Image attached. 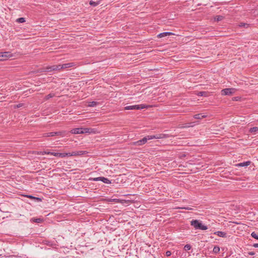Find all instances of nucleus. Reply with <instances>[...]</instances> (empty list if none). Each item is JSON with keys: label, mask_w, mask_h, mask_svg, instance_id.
<instances>
[{"label": "nucleus", "mask_w": 258, "mask_h": 258, "mask_svg": "<svg viewBox=\"0 0 258 258\" xmlns=\"http://www.w3.org/2000/svg\"><path fill=\"white\" fill-rule=\"evenodd\" d=\"M36 154L38 155H45V154H48L49 155V151H37L36 152Z\"/></svg>", "instance_id": "nucleus-19"}, {"label": "nucleus", "mask_w": 258, "mask_h": 258, "mask_svg": "<svg viewBox=\"0 0 258 258\" xmlns=\"http://www.w3.org/2000/svg\"><path fill=\"white\" fill-rule=\"evenodd\" d=\"M1 53V58L5 59V60L7 59L8 58L12 57L14 56V55L11 53L10 51H6Z\"/></svg>", "instance_id": "nucleus-6"}, {"label": "nucleus", "mask_w": 258, "mask_h": 258, "mask_svg": "<svg viewBox=\"0 0 258 258\" xmlns=\"http://www.w3.org/2000/svg\"><path fill=\"white\" fill-rule=\"evenodd\" d=\"M49 155H53L55 157H60V156L62 155V154H61L60 153H55V152H51L49 151Z\"/></svg>", "instance_id": "nucleus-21"}, {"label": "nucleus", "mask_w": 258, "mask_h": 258, "mask_svg": "<svg viewBox=\"0 0 258 258\" xmlns=\"http://www.w3.org/2000/svg\"><path fill=\"white\" fill-rule=\"evenodd\" d=\"M99 4H100V1L94 2L93 1H90L89 2V4L91 6H93V7H96L97 5H98Z\"/></svg>", "instance_id": "nucleus-18"}, {"label": "nucleus", "mask_w": 258, "mask_h": 258, "mask_svg": "<svg viewBox=\"0 0 258 258\" xmlns=\"http://www.w3.org/2000/svg\"><path fill=\"white\" fill-rule=\"evenodd\" d=\"M16 22L20 23H24L25 22V19L21 17L17 19Z\"/></svg>", "instance_id": "nucleus-24"}, {"label": "nucleus", "mask_w": 258, "mask_h": 258, "mask_svg": "<svg viewBox=\"0 0 258 258\" xmlns=\"http://www.w3.org/2000/svg\"><path fill=\"white\" fill-rule=\"evenodd\" d=\"M251 163V162L249 161L243 162L242 163H238L235 165L237 167H244V166H248Z\"/></svg>", "instance_id": "nucleus-10"}, {"label": "nucleus", "mask_w": 258, "mask_h": 258, "mask_svg": "<svg viewBox=\"0 0 258 258\" xmlns=\"http://www.w3.org/2000/svg\"><path fill=\"white\" fill-rule=\"evenodd\" d=\"M53 71H56L55 68V65L47 67L45 68L46 72H49Z\"/></svg>", "instance_id": "nucleus-15"}, {"label": "nucleus", "mask_w": 258, "mask_h": 258, "mask_svg": "<svg viewBox=\"0 0 258 258\" xmlns=\"http://www.w3.org/2000/svg\"><path fill=\"white\" fill-rule=\"evenodd\" d=\"M171 252L170 251L168 250L166 252V255L167 256H169L171 255Z\"/></svg>", "instance_id": "nucleus-34"}, {"label": "nucleus", "mask_w": 258, "mask_h": 258, "mask_svg": "<svg viewBox=\"0 0 258 258\" xmlns=\"http://www.w3.org/2000/svg\"><path fill=\"white\" fill-rule=\"evenodd\" d=\"M82 134L89 133V134H95L96 131V129L92 128L82 127Z\"/></svg>", "instance_id": "nucleus-8"}, {"label": "nucleus", "mask_w": 258, "mask_h": 258, "mask_svg": "<svg viewBox=\"0 0 258 258\" xmlns=\"http://www.w3.org/2000/svg\"><path fill=\"white\" fill-rule=\"evenodd\" d=\"M191 246L189 244H186L184 247V249L185 250V251H187V250H189L191 249Z\"/></svg>", "instance_id": "nucleus-27"}, {"label": "nucleus", "mask_w": 258, "mask_h": 258, "mask_svg": "<svg viewBox=\"0 0 258 258\" xmlns=\"http://www.w3.org/2000/svg\"><path fill=\"white\" fill-rule=\"evenodd\" d=\"M55 68H56V71H59V70H62V69L61 68V64L55 65Z\"/></svg>", "instance_id": "nucleus-31"}, {"label": "nucleus", "mask_w": 258, "mask_h": 258, "mask_svg": "<svg viewBox=\"0 0 258 258\" xmlns=\"http://www.w3.org/2000/svg\"><path fill=\"white\" fill-rule=\"evenodd\" d=\"M24 105V104L23 103H19L18 104H17L16 106H15V108H20L22 106H23Z\"/></svg>", "instance_id": "nucleus-35"}, {"label": "nucleus", "mask_w": 258, "mask_h": 258, "mask_svg": "<svg viewBox=\"0 0 258 258\" xmlns=\"http://www.w3.org/2000/svg\"><path fill=\"white\" fill-rule=\"evenodd\" d=\"M209 93L206 91H200L197 93V95L198 96H205L207 97L208 96Z\"/></svg>", "instance_id": "nucleus-16"}, {"label": "nucleus", "mask_w": 258, "mask_h": 258, "mask_svg": "<svg viewBox=\"0 0 258 258\" xmlns=\"http://www.w3.org/2000/svg\"><path fill=\"white\" fill-rule=\"evenodd\" d=\"M223 18V17L222 16H217L215 19L217 21H221Z\"/></svg>", "instance_id": "nucleus-29"}, {"label": "nucleus", "mask_w": 258, "mask_h": 258, "mask_svg": "<svg viewBox=\"0 0 258 258\" xmlns=\"http://www.w3.org/2000/svg\"><path fill=\"white\" fill-rule=\"evenodd\" d=\"M253 246L254 247H258V243H254L253 244Z\"/></svg>", "instance_id": "nucleus-38"}, {"label": "nucleus", "mask_w": 258, "mask_h": 258, "mask_svg": "<svg viewBox=\"0 0 258 258\" xmlns=\"http://www.w3.org/2000/svg\"><path fill=\"white\" fill-rule=\"evenodd\" d=\"M214 234L218 235L219 237H226V236H227V233L224 232H223V231H216V232H215L214 233Z\"/></svg>", "instance_id": "nucleus-12"}, {"label": "nucleus", "mask_w": 258, "mask_h": 258, "mask_svg": "<svg viewBox=\"0 0 258 258\" xmlns=\"http://www.w3.org/2000/svg\"><path fill=\"white\" fill-rule=\"evenodd\" d=\"M62 155L60 156V157L63 158L66 156H71L70 153H60Z\"/></svg>", "instance_id": "nucleus-25"}, {"label": "nucleus", "mask_w": 258, "mask_h": 258, "mask_svg": "<svg viewBox=\"0 0 258 258\" xmlns=\"http://www.w3.org/2000/svg\"><path fill=\"white\" fill-rule=\"evenodd\" d=\"M93 181H101L107 184H110L111 183V181L108 179L107 178L104 177H98L94 178L93 179Z\"/></svg>", "instance_id": "nucleus-5"}, {"label": "nucleus", "mask_w": 258, "mask_h": 258, "mask_svg": "<svg viewBox=\"0 0 258 258\" xmlns=\"http://www.w3.org/2000/svg\"><path fill=\"white\" fill-rule=\"evenodd\" d=\"M0 54H1V52H0ZM3 60H5V59L2 58H1V55H0V61H3Z\"/></svg>", "instance_id": "nucleus-39"}, {"label": "nucleus", "mask_w": 258, "mask_h": 258, "mask_svg": "<svg viewBox=\"0 0 258 258\" xmlns=\"http://www.w3.org/2000/svg\"><path fill=\"white\" fill-rule=\"evenodd\" d=\"M27 197L28 198H30V199H36V200H39V201L41 200V199L40 198H36V197H33L32 196H27Z\"/></svg>", "instance_id": "nucleus-32"}, {"label": "nucleus", "mask_w": 258, "mask_h": 258, "mask_svg": "<svg viewBox=\"0 0 258 258\" xmlns=\"http://www.w3.org/2000/svg\"><path fill=\"white\" fill-rule=\"evenodd\" d=\"M76 66V63L75 62H69L61 64V68L62 69H66L75 67Z\"/></svg>", "instance_id": "nucleus-9"}, {"label": "nucleus", "mask_w": 258, "mask_h": 258, "mask_svg": "<svg viewBox=\"0 0 258 258\" xmlns=\"http://www.w3.org/2000/svg\"><path fill=\"white\" fill-rule=\"evenodd\" d=\"M248 254L249 255H254L255 254V253L254 252H252V251H250V252H248Z\"/></svg>", "instance_id": "nucleus-36"}, {"label": "nucleus", "mask_w": 258, "mask_h": 258, "mask_svg": "<svg viewBox=\"0 0 258 258\" xmlns=\"http://www.w3.org/2000/svg\"><path fill=\"white\" fill-rule=\"evenodd\" d=\"M98 104V102H97L91 101V102H89L88 106L90 107H95Z\"/></svg>", "instance_id": "nucleus-20"}, {"label": "nucleus", "mask_w": 258, "mask_h": 258, "mask_svg": "<svg viewBox=\"0 0 258 258\" xmlns=\"http://www.w3.org/2000/svg\"><path fill=\"white\" fill-rule=\"evenodd\" d=\"M166 137V135L163 134H158L156 135L147 136L141 140L133 142V145L137 146H142L145 144L148 140H152L154 139H163Z\"/></svg>", "instance_id": "nucleus-1"}, {"label": "nucleus", "mask_w": 258, "mask_h": 258, "mask_svg": "<svg viewBox=\"0 0 258 258\" xmlns=\"http://www.w3.org/2000/svg\"><path fill=\"white\" fill-rule=\"evenodd\" d=\"M251 236L253 238H255L256 239H258V235L256 233H255L254 232H253L251 233Z\"/></svg>", "instance_id": "nucleus-28"}, {"label": "nucleus", "mask_w": 258, "mask_h": 258, "mask_svg": "<svg viewBox=\"0 0 258 258\" xmlns=\"http://www.w3.org/2000/svg\"><path fill=\"white\" fill-rule=\"evenodd\" d=\"M194 118L198 119H202L207 117V115H204L202 113L197 114L194 115Z\"/></svg>", "instance_id": "nucleus-14"}, {"label": "nucleus", "mask_w": 258, "mask_h": 258, "mask_svg": "<svg viewBox=\"0 0 258 258\" xmlns=\"http://www.w3.org/2000/svg\"><path fill=\"white\" fill-rule=\"evenodd\" d=\"M42 220L40 218L34 219L33 220V221L36 223H40L42 222Z\"/></svg>", "instance_id": "nucleus-33"}, {"label": "nucleus", "mask_w": 258, "mask_h": 258, "mask_svg": "<svg viewBox=\"0 0 258 258\" xmlns=\"http://www.w3.org/2000/svg\"><path fill=\"white\" fill-rule=\"evenodd\" d=\"M70 154L71 156L81 155L83 154V151H74L70 153Z\"/></svg>", "instance_id": "nucleus-17"}, {"label": "nucleus", "mask_w": 258, "mask_h": 258, "mask_svg": "<svg viewBox=\"0 0 258 258\" xmlns=\"http://www.w3.org/2000/svg\"><path fill=\"white\" fill-rule=\"evenodd\" d=\"M220 251V247L218 246H215L213 249V252L215 253H217Z\"/></svg>", "instance_id": "nucleus-22"}, {"label": "nucleus", "mask_w": 258, "mask_h": 258, "mask_svg": "<svg viewBox=\"0 0 258 258\" xmlns=\"http://www.w3.org/2000/svg\"><path fill=\"white\" fill-rule=\"evenodd\" d=\"M239 26L240 27H245L247 28L249 26V24L247 23H240L239 25Z\"/></svg>", "instance_id": "nucleus-26"}, {"label": "nucleus", "mask_w": 258, "mask_h": 258, "mask_svg": "<svg viewBox=\"0 0 258 258\" xmlns=\"http://www.w3.org/2000/svg\"><path fill=\"white\" fill-rule=\"evenodd\" d=\"M190 225L194 226L196 229H200L203 230L208 229V227L206 225H203L201 222L198 220H192L190 222Z\"/></svg>", "instance_id": "nucleus-2"}, {"label": "nucleus", "mask_w": 258, "mask_h": 258, "mask_svg": "<svg viewBox=\"0 0 258 258\" xmlns=\"http://www.w3.org/2000/svg\"><path fill=\"white\" fill-rule=\"evenodd\" d=\"M82 127L76 128L72 130V133L74 134H82Z\"/></svg>", "instance_id": "nucleus-13"}, {"label": "nucleus", "mask_w": 258, "mask_h": 258, "mask_svg": "<svg viewBox=\"0 0 258 258\" xmlns=\"http://www.w3.org/2000/svg\"><path fill=\"white\" fill-rule=\"evenodd\" d=\"M258 131L257 127H253L249 129V132L251 133H255V132Z\"/></svg>", "instance_id": "nucleus-23"}, {"label": "nucleus", "mask_w": 258, "mask_h": 258, "mask_svg": "<svg viewBox=\"0 0 258 258\" xmlns=\"http://www.w3.org/2000/svg\"><path fill=\"white\" fill-rule=\"evenodd\" d=\"M61 132H50L47 133H44L43 135V137H53L55 136H60L61 135Z\"/></svg>", "instance_id": "nucleus-7"}, {"label": "nucleus", "mask_w": 258, "mask_h": 258, "mask_svg": "<svg viewBox=\"0 0 258 258\" xmlns=\"http://www.w3.org/2000/svg\"><path fill=\"white\" fill-rule=\"evenodd\" d=\"M54 96V94L50 93L48 95H47V96H46L45 97H46V99H49V98H52Z\"/></svg>", "instance_id": "nucleus-30"}, {"label": "nucleus", "mask_w": 258, "mask_h": 258, "mask_svg": "<svg viewBox=\"0 0 258 258\" xmlns=\"http://www.w3.org/2000/svg\"><path fill=\"white\" fill-rule=\"evenodd\" d=\"M236 91L235 88H226L222 90L221 95H231Z\"/></svg>", "instance_id": "nucleus-4"}, {"label": "nucleus", "mask_w": 258, "mask_h": 258, "mask_svg": "<svg viewBox=\"0 0 258 258\" xmlns=\"http://www.w3.org/2000/svg\"><path fill=\"white\" fill-rule=\"evenodd\" d=\"M181 209H185V210H191L192 209L189 208V207H184V208H182Z\"/></svg>", "instance_id": "nucleus-37"}, {"label": "nucleus", "mask_w": 258, "mask_h": 258, "mask_svg": "<svg viewBox=\"0 0 258 258\" xmlns=\"http://www.w3.org/2000/svg\"><path fill=\"white\" fill-rule=\"evenodd\" d=\"M148 106L146 105L145 104H140V105H130L124 107L125 110H140L143 109L145 108H147Z\"/></svg>", "instance_id": "nucleus-3"}, {"label": "nucleus", "mask_w": 258, "mask_h": 258, "mask_svg": "<svg viewBox=\"0 0 258 258\" xmlns=\"http://www.w3.org/2000/svg\"><path fill=\"white\" fill-rule=\"evenodd\" d=\"M173 35V33L172 32H163L157 35L158 38H162L165 36H170Z\"/></svg>", "instance_id": "nucleus-11"}]
</instances>
